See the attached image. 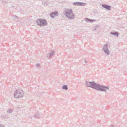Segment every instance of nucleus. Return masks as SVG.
Segmentation results:
<instances>
[{
    "label": "nucleus",
    "instance_id": "22",
    "mask_svg": "<svg viewBox=\"0 0 127 127\" xmlns=\"http://www.w3.org/2000/svg\"><path fill=\"white\" fill-rule=\"evenodd\" d=\"M85 63H86L87 64V61H86V60H85Z\"/></svg>",
    "mask_w": 127,
    "mask_h": 127
},
{
    "label": "nucleus",
    "instance_id": "13",
    "mask_svg": "<svg viewBox=\"0 0 127 127\" xmlns=\"http://www.w3.org/2000/svg\"><path fill=\"white\" fill-rule=\"evenodd\" d=\"M99 27V26L98 25H96L95 27H94L93 28V30L95 31L96 30V29Z\"/></svg>",
    "mask_w": 127,
    "mask_h": 127
},
{
    "label": "nucleus",
    "instance_id": "2",
    "mask_svg": "<svg viewBox=\"0 0 127 127\" xmlns=\"http://www.w3.org/2000/svg\"><path fill=\"white\" fill-rule=\"evenodd\" d=\"M64 15L68 19L70 20L74 19L75 15L73 14L72 9H67L65 11Z\"/></svg>",
    "mask_w": 127,
    "mask_h": 127
},
{
    "label": "nucleus",
    "instance_id": "20",
    "mask_svg": "<svg viewBox=\"0 0 127 127\" xmlns=\"http://www.w3.org/2000/svg\"><path fill=\"white\" fill-rule=\"evenodd\" d=\"M95 20H92L91 19V20H90V21L89 22H93L94 21H95Z\"/></svg>",
    "mask_w": 127,
    "mask_h": 127
},
{
    "label": "nucleus",
    "instance_id": "17",
    "mask_svg": "<svg viewBox=\"0 0 127 127\" xmlns=\"http://www.w3.org/2000/svg\"><path fill=\"white\" fill-rule=\"evenodd\" d=\"M85 19V21H86L89 22L90 21V20H91V19H88V18H86Z\"/></svg>",
    "mask_w": 127,
    "mask_h": 127
},
{
    "label": "nucleus",
    "instance_id": "8",
    "mask_svg": "<svg viewBox=\"0 0 127 127\" xmlns=\"http://www.w3.org/2000/svg\"><path fill=\"white\" fill-rule=\"evenodd\" d=\"M58 15V13L56 11L54 12H53L50 13V16L52 18H54L55 16H57Z\"/></svg>",
    "mask_w": 127,
    "mask_h": 127
},
{
    "label": "nucleus",
    "instance_id": "16",
    "mask_svg": "<svg viewBox=\"0 0 127 127\" xmlns=\"http://www.w3.org/2000/svg\"><path fill=\"white\" fill-rule=\"evenodd\" d=\"M36 67L38 68L40 67V65L39 64H36Z\"/></svg>",
    "mask_w": 127,
    "mask_h": 127
},
{
    "label": "nucleus",
    "instance_id": "7",
    "mask_svg": "<svg viewBox=\"0 0 127 127\" xmlns=\"http://www.w3.org/2000/svg\"><path fill=\"white\" fill-rule=\"evenodd\" d=\"M101 6L109 10H110L111 8V6L107 4H102L101 5Z\"/></svg>",
    "mask_w": 127,
    "mask_h": 127
},
{
    "label": "nucleus",
    "instance_id": "19",
    "mask_svg": "<svg viewBox=\"0 0 127 127\" xmlns=\"http://www.w3.org/2000/svg\"><path fill=\"white\" fill-rule=\"evenodd\" d=\"M13 16L16 19H18V17H17V16H16L15 15H14Z\"/></svg>",
    "mask_w": 127,
    "mask_h": 127
},
{
    "label": "nucleus",
    "instance_id": "5",
    "mask_svg": "<svg viewBox=\"0 0 127 127\" xmlns=\"http://www.w3.org/2000/svg\"><path fill=\"white\" fill-rule=\"evenodd\" d=\"M108 45L107 44H105L103 46V50L107 55L110 54V52L108 48Z\"/></svg>",
    "mask_w": 127,
    "mask_h": 127
},
{
    "label": "nucleus",
    "instance_id": "1",
    "mask_svg": "<svg viewBox=\"0 0 127 127\" xmlns=\"http://www.w3.org/2000/svg\"><path fill=\"white\" fill-rule=\"evenodd\" d=\"M86 86L90 87L97 90L106 92L109 90L108 87L106 86L95 83L94 82H86Z\"/></svg>",
    "mask_w": 127,
    "mask_h": 127
},
{
    "label": "nucleus",
    "instance_id": "4",
    "mask_svg": "<svg viewBox=\"0 0 127 127\" xmlns=\"http://www.w3.org/2000/svg\"><path fill=\"white\" fill-rule=\"evenodd\" d=\"M36 22L37 24L40 26H45L47 24V22L44 19H38L37 20Z\"/></svg>",
    "mask_w": 127,
    "mask_h": 127
},
{
    "label": "nucleus",
    "instance_id": "10",
    "mask_svg": "<svg viewBox=\"0 0 127 127\" xmlns=\"http://www.w3.org/2000/svg\"><path fill=\"white\" fill-rule=\"evenodd\" d=\"M40 116L39 115V114L38 113H36L35 114H34V117L36 118H38L39 117H40Z\"/></svg>",
    "mask_w": 127,
    "mask_h": 127
},
{
    "label": "nucleus",
    "instance_id": "23",
    "mask_svg": "<svg viewBox=\"0 0 127 127\" xmlns=\"http://www.w3.org/2000/svg\"><path fill=\"white\" fill-rule=\"evenodd\" d=\"M111 127H114L113 125H112Z\"/></svg>",
    "mask_w": 127,
    "mask_h": 127
},
{
    "label": "nucleus",
    "instance_id": "12",
    "mask_svg": "<svg viewBox=\"0 0 127 127\" xmlns=\"http://www.w3.org/2000/svg\"><path fill=\"white\" fill-rule=\"evenodd\" d=\"M55 54V51H52L51 53H49L50 57L52 56Z\"/></svg>",
    "mask_w": 127,
    "mask_h": 127
},
{
    "label": "nucleus",
    "instance_id": "6",
    "mask_svg": "<svg viewBox=\"0 0 127 127\" xmlns=\"http://www.w3.org/2000/svg\"><path fill=\"white\" fill-rule=\"evenodd\" d=\"M73 4L74 5H79L81 6H84L86 5V4L83 2H73Z\"/></svg>",
    "mask_w": 127,
    "mask_h": 127
},
{
    "label": "nucleus",
    "instance_id": "11",
    "mask_svg": "<svg viewBox=\"0 0 127 127\" xmlns=\"http://www.w3.org/2000/svg\"><path fill=\"white\" fill-rule=\"evenodd\" d=\"M62 88L63 89H65L66 90H67L68 88L67 85H64L63 86Z\"/></svg>",
    "mask_w": 127,
    "mask_h": 127
},
{
    "label": "nucleus",
    "instance_id": "21",
    "mask_svg": "<svg viewBox=\"0 0 127 127\" xmlns=\"http://www.w3.org/2000/svg\"><path fill=\"white\" fill-rule=\"evenodd\" d=\"M0 127H5L3 125H0Z\"/></svg>",
    "mask_w": 127,
    "mask_h": 127
},
{
    "label": "nucleus",
    "instance_id": "3",
    "mask_svg": "<svg viewBox=\"0 0 127 127\" xmlns=\"http://www.w3.org/2000/svg\"><path fill=\"white\" fill-rule=\"evenodd\" d=\"M24 94L23 91L21 90H16L14 93V96L16 98H20L22 97Z\"/></svg>",
    "mask_w": 127,
    "mask_h": 127
},
{
    "label": "nucleus",
    "instance_id": "15",
    "mask_svg": "<svg viewBox=\"0 0 127 127\" xmlns=\"http://www.w3.org/2000/svg\"><path fill=\"white\" fill-rule=\"evenodd\" d=\"M36 95L37 96L39 97L41 96V94L40 93L38 92L36 93Z\"/></svg>",
    "mask_w": 127,
    "mask_h": 127
},
{
    "label": "nucleus",
    "instance_id": "14",
    "mask_svg": "<svg viewBox=\"0 0 127 127\" xmlns=\"http://www.w3.org/2000/svg\"><path fill=\"white\" fill-rule=\"evenodd\" d=\"M12 112V110L11 109H8L7 110V112L8 113H11Z\"/></svg>",
    "mask_w": 127,
    "mask_h": 127
},
{
    "label": "nucleus",
    "instance_id": "18",
    "mask_svg": "<svg viewBox=\"0 0 127 127\" xmlns=\"http://www.w3.org/2000/svg\"><path fill=\"white\" fill-rule=\"evenodd\" d=\"M50 57V56L49 54V53H48V54L47 55L46 57L47 58H49Z\"/></svg>",
    "mask_w": 127,
    "mask_h": 127
},
{
    "label": "nucleus",
    "instance_id": "9",
    "mask_svg": "<svg viewBox=\"0 0 127 127\" xmlns=\"http://www.w3.org/2000/svg\"><path fill=\"white\" fill-rule=\"evenodd\" d=\"M110 33L111 34L115 36H116L117 37H118V36L119 33L116 32H110Z\"/></svg>",
    "mask_w": 127,
    "mask_h": 127
}]
</instances>
